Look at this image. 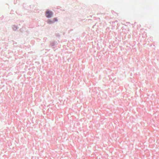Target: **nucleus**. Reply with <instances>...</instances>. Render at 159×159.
Listing matches in <instances>:
<instances>
[{"instance_id": "obj_1", "label": "nucleus", "mask_w": 159, "mask_h": 159, "mask_svg": "<svg viewBox=\"0 0 159 159\" xmlns=\"http://www.w3.org/2000/svg\"><path fill=\"white\" fill-rule=\"evenodd\" d=\"M52 15V12L48 11L46 12V16L48 18L51 17Z\"/></svg>"}, {"instance_id": "obj_2", "label": "nucleus", "mask_w": 159, "mask_h": 159, "mask_svg": "<svg viewBox=\"0 0 159 159\" xmlns=\"http://www.w3.org/2000/svg\"><path fill=\"white\" fill-rule=\"evenodd\" d=\"M54 23V21H52L51 20H48V23L49 24H52V23Z\"/></svg>"}, {"instance_id": "obj_3", "label": "nucleus", "mask_w": 159, "mask_h": 159, "mask_svg": "<svg viewBox=\"0 0 159 159\" xmlns=\"http://www.w3.org/2000/svg\"><path fill=\"white\" fill-rule=\"evenodd\" d=\"M53 21H54V22L55 21H57V18H53Z\"/></svg>"}]
</instances>
